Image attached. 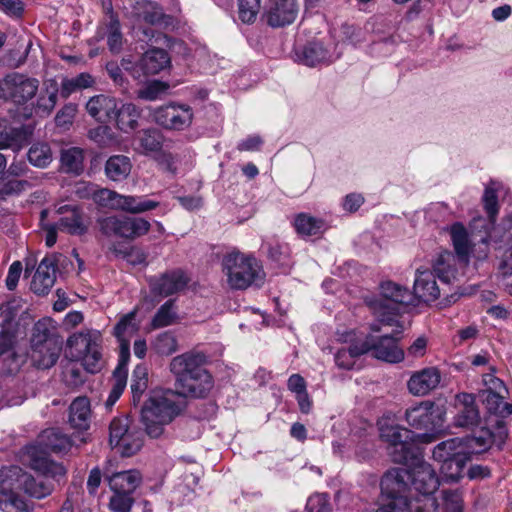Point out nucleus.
I'll return each mask as SVG.
<instances>
[{
    "instance_id": "55",
    "label": "nucleus",
    "mask_w": 512,
    "mask_h": 512,
    "mask_svg": "<svg viewBox=\"0 0 512 512\" xmlns=\"http://www.w3.org/2000/svg\"><path fill=\"white\" fill-rule=\"evenodd\" d=\"M239 18L243 23H253L260 10V0H238Z\"/></svg>"
},
{
    "instance_id": "26",
    "label": "nucleus",
    "mask_w": 512,
    "mask_h": 512,
    "mask_svg": "<svg viewBox=\"0 0 512 512\" xmlns=\"http://www.w3.org/2000/svg\"><path fill=\"white\" fill-rule=\"evenodd\" d=\"M171 59L167 51L161 48H152L146 51L139 60L141 77L155 75L169 67Z\"/></svg>"
},
{
    "instance_id": "6",
    "label": "nucleus",
    "mask_w": 512,
    "mask_h": 512,
    "mask_svg": "<svg viewBox=\"0 0 512 512\" xmlns=\"http://www.w3.org/2000/svg\"><path fill=\"white\" fill-rule=\"evenodd\" d=\"M222 265L227 283L232 289L244 290L252 285L260 286L264 282L263 267L252 255L233 251L223 258Z\"/></svg>"
},
{
    "instance_id": "10",
    "label": "nucleus",
    "mask_w": 512,
    "mask_h": 512,
    "mask_svg": "<svg viewBox=\"0 0 512 512\" xmlns=\"http://www.w3.org/2000/svg\"><path fill=\"white\" fill-rule=\"evenodd\" d=\"M405 420L410 427L431 433L439 431L444 422L442 411L431 401H423L408 408L405 412ZM423 437L427 438V441L432 440L428 433H424Z\"/></svg>"
},
{
    "instance_id": "49",
    "label": "nucleus",
    "mask_w": 512,
    "mask_h": 512,
    "mask_svg": "<svg viewBox=\"0 0 512 512\" xmlns=\"http://www.w3.org/2000/svg\"><path fill=\"white\" fill-rule=\"evenodd\" d=\"M131 419L128 415L115 417L109 426V443L118 444L120 439L130 432L134 427L131 426Z\"/></svg>"
},
{
    "instance_id": "5",
    "label": "nucleus",
    "mask_w": 512,
    "mask_h": 512,
    "mask_svg": "<svg viewBox=\"0 0 512 512\" xmlns=\"http://www.w3.org/2000/svg\"><path fill=\"white\" fill-rule=\"evenodd\" d=\"M414 295L407 287L392 281L380 284V297H366L365 302L377 318L385 325L392 326L404 306L412 304Z\"/></svg>"
},
{
    "instance_id": "36",
    "label": "nucleus",
    "mask_w": 512,
    "mask_h": 512,
    "mask_svg": "<svg viewBox=\"0 0 512 512\" xmlns=\"http://www.w3.org/2000/svg\"><path fill=\"white\" fill-rule=\"evenodd\" d=\"M458 454L467 455L463 438L456 437L448 439L437 444L433 449V458L438 462L456 458Z\"/></svg>"
},
{
    "instance_id": "4",
    "label": "nucleus",
    "mask_w": 512,
    "mask_h": 512,
    "mask_svg": "<svg viewBox=\"0 0 512 512\" xmlns=\"http://www.w3.org/2000/svg\"><path fill=\"white\" fill-rule=\"evenodd\" d=\"M173 390L154 392L141 408V418L146 433L157 438L162 435L164 426L171 423L181 412L182 403Z\"/></svg>"
},
{
    "instance_id": "51",
    "label": "nucleus",
    "mask_w": 512,
    "mask_h": 512,
    "mask_svg": "<svg viewBox=\"0 0 512 512\" xmlns=\"http://www.w3.org/2000/svg\"><path fill=\"white\" fill-rule=\"evenodd\" d=\"M509 394L479 392V397L489 413L504 416L503 406L507 404L504 400Z\"/></svg>"
},
{
    "instance_id": "25",
    "label": "nucleus",
    "mask_w": 512,
    "mask_h": 512,
    "mask_svg": "<svg viewBox=\"0 0 512 512\" xmlns=\"http://www.w3.org/2000/svg\"><path fill=\"white\" fill-rule=\"evenodd\" d=\"M104 477L114 492L129 494H132L142 482V475L136 469L114 472L112 474L105 472Z\"/></svg>"
},
{
    "instance_id": "18",
    "label": "nucleus",
    "mask_w": 512,
    "mask_h": 512,
    "mask_svg": "<svg viewBox=\"0 0 512 512\" xmlns=\"http://www.w3.org/2000/svg\"><path fill=\"white\" fill-rule=\"evenodd\" d=\"M457 414L454 417L456 427L473 429L481 423V416L473 394L459 393L456 395Z\"/></svg>"
},
{
    "instance_id": "2",
    "label": "nucleus",
    "mask_w": 512,
    "mask_h": 512,
    "mask_svg": "<svg viewBox=\"0 0 512 512\" xmlns=\"http://www.w3.org/2000/svg\"><path fill=\"white\" fill-rule=\"evenodd\" d=\"M206 356L200 352H186L175 356L170 364V372L175 377L177 396L202 398L213 388L211 374L204 367Z\"/></svg>"
},
{
    "instance_id": "59",
    "label": "nucleus",
    "mask_w": 512,
    "mask_h": 512,
    "mask_svg": "<svg viewBox=\"0 0 512 512\" xmlns=\"http://www.w3.org/2000/svg\"><path fill=\"white\" fill-rule=\"evenodd\" d=\"M308 512H332L327 494H314L308 498L306 504Z\"/></svg>"
},
{
    "instance_id": "16",
    "label": "nucleus",
    "mask_w": 512,
    "mask_h": 512,
    "mask_svg": "<svg viewBox=\"0 0 512 512\" xmlns=\"http://www.w3.org/2000/svg\"><path fill=\"white\" fill-rule=\"evenodd\" d=\"M153 117L157 124L166 129L183 130L192 123L193 113L188 105L169 104L155 109Z\"/></svg>"
},
{
    "instance_id": "7",
    "label": "nucleus",
    "mask_w": 512,
    "mask_h": 512,
    "mask_svg": "<svg viewBox=\"0 0 512 512\" xmlns=\"http://www.w3.org/2000/svg\"><path fill=\"white\" fill-rule=\"evenodd\" d=\"M380 438L388 443V454L395 463L410 461L418 449L412 443L414 435L411 430L390 424L387 420L378 423Z\"/></svg>"
},
{
    "instance_id": "38",
    "label": "nucleus",
    "mask_w": 512,
    "mask_h": 512,
    "mask_svg": "<svg viewBox=\"0 0 512 512\" xmlns=\"http://www.w3.org/2000/svg\"><path fill=\"white\" fill-rule=\"evenodd\" d=\"M293 225L296 232L303 237L316 236L324 230L323 220L306 213L297 214Z\"/></svg>"
},
{
    "instance_id": "53",
    "label": "nucleus",
    "mask_w": 512,
    "mask_h": 512,
    "mask_svg": "<svg viewBox=\"0 0 512 512\" xmlns=\"http://www.w3.org/2000/svg\"><path fill=\"white\" fill-rule=\"evenodd\" d=\"M6 120H0V138L6 142H20L26 140L32 133L30 127L21 126L20 128H8Z\"/></svg>"
},
{
    "instance_id": "57",
    "label": "nucleus",
    "mask_w": 512,
    "mask_h": 512,
    "mask_svg": "<svg viewBox=\"0 0 512 512\" xmlns=\"http://www.w3.org/2000/svg\"><path fill=\"white\" fill-rule=\"evenodd\" d=\"M442 512H462V497L458 490L442 491Z\"/></svg>"
},
{
    "instance_id": "63",
    "label": "nucleus",
    "mask_w": 512,
    "mask_h": 512,
    "mask_svg": "<svg viewBox=\"0 0 512 512\" xmlns=\"http://www.w3.org/2000/svg\"><path fill=\"white\" fill-rule=\"evenodd\" d=\"M77 112V106L75 104H66L55 117V123L58 127H67L72 124L73 119Z\"/></svg>"
},
{
    "instance_id": "35",
    "label": "nucleus",
    "mask_w": 512,
    "mask_h": 512,
    "mask_svg": "<svg viewBox=\"0 0 512 512\" xmlns=\"http://www.w3.org/2000/svg\"><path fill=\"white\" fill-rule=\"evenodd\" d=\"M39 442L47 451L63 453L70 449L71 441L68 436L57 429H48L41 433Z\"/></svg>"
},
{
    "instance_id": "21",
    "label": "nucleus",
    "mask_w": 512,
    "mask_h": 512,
    "mask_svg": "<svg viewBox=\"0 0 512 512\" xmlns=\"http://www.w3.org/2000/svg\"><path fill=\"white\" fill-rule=\"evenodd\" d=\"M295 61L314 67L318 64L333 61V54L320 41H312L295 50Z\"/></svg>"
},
{
    "instance_id": "27",
    "label": "nucleus",
    "mask_w": 512,
    "mask_h": 512,
    "mask_svg": "<svg viewBox=\"0 0 512 512\" xmlns=\"http://www.w3.org/2000/svg\"><path fill=\"white\" fill-rule=\"evenodd\" d=\"M57 212L61 215L57 227L61 231L69 234L81 235L87 230L82 220V215L76 206L63 205L60 206Z\"/></svg>"
},
{
    "instance_id": "54",
    "label": "nucleus",
    "mask_w": 512,
    "mask_h": 512,
    "mask_svg": "<svg viewBox=\"0 0 512 512\" xmlns=\"http://www.w3.org/2000/svg\"><path fill=\"white\" fill-rule=\"evenodd\" d=\"M113 376L115 381L106 400L107 407H111L116 403L126 387L127 373L125 370L116 369Z\"/></svg>"
},
{
    "instance_id": "62",
    "label": "nucleus",
    "mask_w": 512,
    "mask_h": 512,
    "mask_svg": "<svg viewBox=\"0 0 512 512\" xmlns=\"http://www.w3.org/2000/svg\"><path fill=\"white\" fill-rule=\"evenodd\" d=\"M483 383L485 389L481 390L480 392L509 394L508 388L506 387L505 383L492 373L483 375Z\"/></svg>"
},
{
    "instance_id": "39",
    "label": "nucleus",
    "mask_w": 512,
    "mask_h": 512,
    "mask_svg": "<svg viewBox=\"0 0 512 512\" xmlns=\"http://www.w3.org/2000/svg\"><path fill=\"white\" fill-rule=\"evenodd\" d=\"M470 457L466 454H458L456 458L441 461V473L449 482H457L463 477L464 469Z\"/></svg>"
},
{
    "instance_id": "43",
    "label": "nucleus",
    "mask_w": 512,
    "mask_h": 512,
    "mask_svg": "<svg viewBox=\"0 0 512 512\" xmlns=\"http://www.w3.org/2000/svg\"><path fill=\"white\" fill-rule=\"evenodd\" d=\"M83 151L80 148H70L62 152V169L67 173L79 175L83 171Z\"/></svg>"
},
{
    "instance_id": "34",
    "label": "nucleus",
    "mask_w": 512,
    "mask_h": 512,
    "mask_svg": "<svg viewBox=\"0 0 512 512\" xmlns=\"http://www.w3.org/2000/svg\"><path fill=\"white\" fill-rule=\"evenodd\" d=\"M132 163L128 156L113 155L110 156L105 164L106 176L115 182L125 180L131 173Z\"/></svg>"
},
{
    "instance_id": "45",
    "label": "nucleus",
    "mask_w": 512,
    "mask_h": 512,
    "mask_svg": "<svg viewBox=\"0 0 512 512\" xmlns=\"http://www.w3.org/2000/svg\"><path fill=\"white\" fill-rule=\"evenodd\" d=\"M137 139L143 154L158 152L162 147V135L156 129H146L139 132Z\"/></svg>"
},
{
    "instance_id": "64",
    "label": "nucleus",
    "mask_w": 512,
    "mask_h": 512,
    "mask_svg": "<svg viewBox=\"0 0 512 512\" xmlns=\"http://www.w3.org/2000/svg\"><path fill=\"white\" fill-rule=\"evenodd\" d=\"M29 186L28 181L18 179L3 180L2 187L0 189L1 196H10L13 194H19Z\"/></svg>"
},
{
    "instance_id": "37",
    "label": "nucleus",
    "mask_w": 512,
    "mask_h": 512,
    "mask_svg": "<svg viewBox=\"0 0 512 512\" xmlns=\"http://www.w3.org/2000/svg\"><path fill=\"white\" fill-rule=\"evenodd\" d=\"M159 206L160 202L145 196L123 195L120 211L136 215L154 210Z\"/></svg>"
},
{
    "instance_id": "44",
    "label": "nucleus",
    "mask_w": 512,
    "mask_h": 512,
    "mask_svg": "<svg viewBox=\"0 0 512 512\" xmlns=\"http://www.w3.org/2000/svg\"><path fill=\"white\" fill-rule=\"evenodd\" d=\"M59 87L55 80H50L46 88L40 93L36 107L45 114H50L54 109L58 99Z\"/></svg>"
},
{
    "instance_id": "17",
    "label": "nucleus",
    "mask_w": 512,
    "mask_h": 512,
    "mask_svg": "<svg viewBox=\"0 0 512 512\" xmlns=\"http://www.w3.org/2000/svg\"><path fill=\"white\" fill-rule=\"evenodd\" d=\"M60 257L61 255L50 254L41 260L31 282V289L34 293L46 294L53 287Z\"/></svg>"
},
{
    "instance_id": "30",
    "label": "nucleus",
    "mask_w": 512,
    "mask_h": 512,
    "mask_svg": "<svg viewBox=\"0 0 512 512\" xmlns=\"http://www.w3.org/2000/svg\"><path fill=\"white\" fill-rule=\"evenodd\" d=\"M61 352L58 341H48L42 345L32 347V360L41 369H49L56 364Z\"/></svg>"
},
{
    "instance_id": "32",
    "label": "nucleus",
    "mask_w": 512,
    "mask_h": 512,
    "mask_svg": "<svg viewBox=\"0 0 512 512\" xmlns=\"http://www.w3.org/2000/svg\"><path fill=\"white\" fill-rule=\"evenodd\" d=\"M140 117L141 110L133 103H126L117 107L113 120L120 131L130 133L138 127Z\"/></svg>"
},
{
    "instance_id": "41",
    "label": "nucleus",
    "mask_w": 512,
    "mask_h": 512,
    "mask_svg": "<svg viewBox=\"0 0 512 512\" xmlns=\"http://www.w3.org/2000/svg\"><path fill=\"white\" fill-rule=\"evenodd\" d=\"M367 347L363 342L351 344L347 349L342 348L335 354V363L341 369L350 370L355 365L359 356L367 353Z\"/></svg>"
},
{
    "instance_id": "29",
    "label": "nucleus",
    "mask_w": 512,
    "mask_h": 512,
    "mask_svg": "<svg viewBox=\"0 0 512 512\" xmlns=\"http://www.w3.org/2000/svg\"><path fill=\"white\" fill-rule=\"evenodd\" d=\"M15 314L9 304L0 305V354L12 349L15 342L13 321Z\"/></svg>"
},
{
    "instance_id": "28",
    "label": "nucleus",
    "mask_w": 512,
    "mask_h": 512,
    "mask_svg": "<svg viewBox=\"0 0 512 512\" xmlns=\"http://www.w3.org/2000/svg\"><path fill=\"white\" fill-rule=\"evenodd\" d=\"M91 421V405L85 396H79L69 407V423L78 430H87Z\"/></svg>"
},
{
    "instance_id": "3",
    "label": "nucleus",
    "mask_w": 512,
    "mask_h": 512,
    "mask_svg": "<svg viewBox=\"0 0 512 512\" xmlns=\"http://www.w3.org/2000/svg\"><path fill=\"white\" fill-rule=\"evenodd\" d=\"M401 464L410 468L411 491L419 495L413 498L412 512H436L438 504L433 496L440 485L439 477L430 463L423 460L419 451L410 461Z\"/></svg>"
},
{
    "instance_id": "14",
    "label": "nucleus",
    "mask_w": 512,
    "mask_h": 512,
    "mask_svg": "<svg viewBox=\"0 0 512 512\" xmlns=\"http://www.w3.org/2000/svg\"><path fill=\"white\" fill-rule=\"evenodd\" d=\"M400 331L386 334L381 337L368 335L363 341L367 353L372 352L373 357L389 363H399L404 359V351L398 346Z\"/></svg>"
},
{
    "instance_id": "58",
    "label": "nucleus",
    "mask_w": 512,
    "mask_h": 512,
    "mask_svg": "<svg viewBox=\"0 0 512 512\" xmlns=\"http://www.w3.org/2000/svg\"><path fill=\"white\" fill-rule=\"evenodd\" d=\"M133 502L131 494L114 492V495L110 499L109 506L114 512H130Z\"/></svg>"
},
{
    "instance_id": "46",
    "label": "nucleus",
    "mask_w": 512,
    "mask_h": 512,
    "mask_svg": "<svg viewBox=\"0 0 512 512\" xmlns=\"http://www.w3.org/2000/svg\"><path fill=\"white\" fill-rule=\"evenodd\" d=\"M153 350L162 356H169L178 350L177 338L171 331L158 334L152 342Z\"/></svg>"
},
{
    "instance_id": "47",
    "label": "nucleus",
    "mask_w": 512,
    "mask_h": 512,
    "mask_svg": "<svg viewBox=\"0 0 512 512\" xmlns=\"http://www.w3.org/2000/svg\"><path fill=\"white\" fill-rule=\"evenodd\" d=\"M27 157L32 165L45 168L52 161V152L48 144L36 143L30 147Z\"/></svg>"
},
{
    "instance_id": "20",
    "label": "nucleus",
    "mask_w": 512,
    "mask_h": 512,
    "mask_svg": "<svg viewBox=\"0 0 512 512\" xmlns=\"http://www.w3.org/2000/svg\"><path fill=\"white\" fill-rule=\"evenodd\" d=\"M298 12L297 0H276L266 13L267 23L274 28L290 25Z\"/></svg>"
},
{
    "instance_id": "22",
    "label": "nucleus",
    "mask_w": 512,
    "mask_h": 512,
    "mask_svg": "<svg viewBox=\"0 0 512 512\" xmlns=\"http://www.w3.org/2000/svg\"><path fill=\"white\" fill-rule=\"evenodd\" d=\"M133 15L138 21L160 27H166L172 22V18L164 13L162 7L148 0L137 1L133 7Z\"/></svg>"
},
{
    "instance_id": "11",
    "label": "nucleus",
    "mask_w": 512,
    "mask_h": 512,
    "mask_svg": "<svg viewBox=\"0 0 512 512\" xmlns=\"http://www.w3.org/2000/svg\"><path fill=\"white\" fill-rule=\"evenodd\" d=\"M381 490L391 501H396L401 505L409 507L413 499L409 495L411 492L410 468H393L388 470L381 479Z\"/></svg>"
},
{
    "instance_id": "12",
    "label": "nucleus",
    "mask_w": 512,
    "mask_h": 512,
    "mask_svg": "<svg viewBox=\"0 0 512 512\" xmlns=\"http://www.w3.org/2000/svg\"><path fill=\"white\" fill-rule=\"evenodd\" d=\"M100 341L101 335L98 331L80 332L68 340L69 345L75 346L82 354V365L89 373H96L101 369Z\"/></svg>"
},
{
    "instance_id": "1",
    "label": "nucleus",
    "mask_w": 512,
    "mask_h": 512,
    "mask_svg": "<svg viewBox=\"0 0 512 512\" xmlns=\"http://www.w3.org/2000/svg\"><path fill=\"white\" fill-rule=\"evenodd\" d=\"M31 467L36 471L33 476L19 466L3 467L0 470V509L11 512L10 509H24V501L17 495L18 490L27 495L41 499L51 494L54 482H59L66 470L63 465L46 457L35 458Z\"/></svg>"
},
{
    "instance_id": "52",
    "label": "nucleus",
    "mask_w": 512,
    "mask_h": 512,
    "mask_svg": "<svg viewBox=\"0 0 512 512\" xmlns=\"http://www.w3.org/2000/svg\"><path fill=\"white\" fill-rule=\"evenodd\" d=\"M64 384L72 390L79 389L86 381V376L75 363H68L62 373Z\"/></svg>"
},
{
    "instance_id": "48",
    "label": "nucleus",
    "mask_w": 512,
    "mask_h": 512,
    "mask_svg": "<svg viewBox=\"0 0 512 512\" xmlns=\"http://www.w3.org/2000/svg\"><path fill=\"white\" fill-rule=\"evenodd\" d=\"M122 198L123 194L107 188L96 190L93 193V200L96 204L112 210H121Z\"/></svg>"
},
{
    "instance_id": "23",
    "label": "nucleus",
    "mask_w": 512,
    "mask_h": 512,
    "mask_svg": "<svg viewBox=\"0 0 512 512\" xmlns=\"http://www.w3.org/2000/svg\"><path fill=\"white\" fill-rule=\"evenodd\" d=\"M414 298L429 303L436 301L440 294L441 288L436 282L435 274L430 270H417L413 288Z\"/></svg>"
},
{
    "instance_id": "60",
    "label": "nucleus",
    "mask_w": 512,
    "mask_h": 512,
    "mask_svg": "<svg viewBox=\"0 0 512 512\" xmlns=\"http://www.w3.org/2000/svg\"><path fill=\"white\" fill-rule=\"evenodd\" d=\"M484 208L489 219L493 222L498 214V202L496 190L488 186L483 195Z\"/></svg>"
},
{
    "instance_id": "42",
    "label": "nucleus",
    "mask_w": 512,
    "mask_h": 512,
    "mask_svg": "<svg viewBox=\"0 0 512 512\" xmlns=\"http://www.w3.org/2000/svg\"><path fill=\"white\" fill-rule=\"evenodd\" d=\"M177 320L178 314L175 306V300L169 299L159 307L152 318L151 326L154 329L163 328L175 324Z\"/></svg>"
},
{
    "instance_id": "31",
    "label": "nucleus",
    "mask_w": 512,
    "mask_h": 512,
    "mask_svg": "<svg viewBox=\"0 0 512 512\" xmlns=\"http://www.w3.org/2000/svg\"><path fill=\"white\" fill-rule=\"evenodd\" d=\"M450 236L457 258L464 265H467L472 251L467 229L459 222L454 223L450 227Z\"/></svg>"
},
{
    "instance_id": "50",
    "label": "nucleus",
    "mask_w": 512,
    "mask_h": 512,
    "mask_svg": "<svg viewBox=\"0 0 512 512\" xmlns=\"http://www.w3.org/2000/svg\"><path fill=\"white\" fill-rule=\"evenodd\" d=\"M169 85L159 80H153L136 91L137 98L155 101L167 93Z\"/></svg>"
},
{
    "instance_id": "13",
    "label": "nucleus",
    "mask_w": 512,
    "mask_h": 512,
    "mask_svg": "<svg viewBox=\"0 0 512 512\" xmlns=\"http://www.w3.org/2000/svg\"><path fill=\"white\" fill-rule=\"evenodd\" d=\"M493 430L488 427H481L473 432L471 436L464 437L465 449L470 457L474 453H482L490 449L493 445L499 448L505 443L508 436V430L503 420H497Z\"/></svg>"
},
{
    "instance_id": "40",
    "label": "nucleus",
    "mask_w": 512,
    "mask_h": 512,
    "mask_svg": "<svg viewBox=\"0 0 512 512\" xmlns=\"http://www.w3.org/2000/svg\"><path fill=\"white\" fill-rule=\"evenodd\" d=\"M143 445V435L136 427L122 437L118 444L111 447L122 456H132L136 454Z\"/></svg>"
},
{
    "instance_id": "9",
    "label": "nucleus",
    "mask_w": 512,
    "mask_h": 512,
    "mask_svg": "<svg viewBox=\"0 0 512 512\" xmlns=\"http://www.w3.org/2000/svg\"><path fill=\"white\" fill-rule=\"evenodd\" d=\"M38 89V79L12 72L0 80V99L22 105L33 99Z\"/></svg>"
},
{
    "instance_id": "15",
    "label": "nucleus",
    "mask_w": 512,
    "mask_h": 512,
    "mask_svg": "<svg viewBox=\"0 0 512 512\" xmlns=\"http://www.w3.org/2000/svg\"><path fill=\"white\" fill-rule=\"evenodd\" d=\"M189 280L182 269H172L158 276L149 277L148 285L153 296L164 298L183 291Z\"/></svg>"
},
{
    "instance_id": "33",
    "label": "nucleus",
    "mask_w": 512,
    "mask_h": 512,
    "mask_svg": "<svg viewBox=\"0 0 512 512\" xmlns=\"http://www.w3.org/2000/svg\"><path fill=\"white\" fill-rule=\"evenodd\" d=\"M455 263L456 256L450 251H444L434 261L432 272L442 284L448 285L456 277Z\"/></svg>"
},
{
    "instance_id": "61",
    "label": "nucleus",
    "mask_w": 512,
    "mask_h": 512,
    "mask_svg": "<svg viewBox=\"0 0 512 512\" xmlns=\"http://www.w3.org/2000/svg\"><path fill=\"white\" fill-rule=\"evenodd\" d=\"M48 341H57L51 336V330L45 322L38 321L34 325L32 336V347L42 345Z\"/></svg>"
},
{
    "instance_id": "8",
    "label": "nucleus",
    "mask_w": 512,
    "mask_h": 512,
    "mask_svg": "<svg viewBox=\"0 0 512 512\" xmlns=\"http://www.w3.org/2000/svg\"><path fill=\"white\" fill-rule=\"evenodd\" d=\"M100 231L106 236L134 240L147 234L151 224L141 217L108 216L98 219Z\"/></svg>"
},
{
    "instance_id": "24",
    "label": "nucleus",
    "mask_w": 512,
    "mask_h": 512,
    "mask_svg": "<svg viewBox=\"0 0 512 512\" xmlns=\"http://www.w3.org/2000/svg\"><path fill=\"white\" fill-rule=\"evenodd\" d=\"M117 100L107 95H96L86 104L88 114L101 123H108L115 117Z\"/></svg>"
},
{
    "instance_id": "56",
    "label": "nucleus",
    "mask_w": 512,
    "mask_h": 512,
    "mask_svg": "<svg viewBox=\"0 0 512 512\" xmlns=\"http://www.w3.org/2000/svg\"><path fill=\"white\" fill-rule=\"evenodd\" d=\"M107 44L109 50L114 54H118L122 49L123 37L120 31V23L113 17L108 25Z\"/></svg>"
},
{
    "instance_id": "19",
    "label": "nucleus",
    "mask_w": 512,
    "mask_h": 512,
    "mask_svg": "<svg viewBox=\"0 0 512 512\" xmlns=\"http://www.w3.org/2000/svg\"><path fill=\"white\" fill-rule=\"evenodd\" d=\"M440 381V371L436 367H427L410 376L407 388L414 396H425L436 389Z\"/></svg>"
}]
</instances>
